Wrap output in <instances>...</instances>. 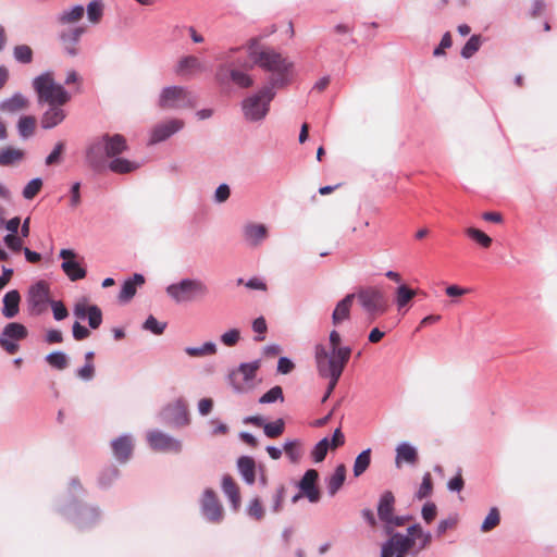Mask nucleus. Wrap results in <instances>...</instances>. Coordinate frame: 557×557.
I'll list each match as a JSON object with an SVG mask.
<instances>
[{"label":"nucleus","instance_id":"a19ab883","mask_svg":"<svg viewBox=\"0 0 557 557\" xmlns=\"http://www.w3.org/2000/svg\"><path fill=\"white\" fill-rule=\"evenodd\" d=\"M371 462V449L368 448L361 451L354 463V475L360 476L370 466Z\"/></svg>","mask_w":557,"mask_h":557},{"label":"nucleus","instance_id":"864d4df0","mask_svg":"<svg viewBox=\"0 0 557 557\" xmlns=\"http://www.w3.org/2000/svg\"><path fill=\"white\" fill-rule=\"evenodd\" d=\"M276 400H281V401L284 400L283 389L281 386H274L271 389H269L265 394H263L260 397L259 403L260 404H271Z\"/></svg>","mask_w":557,"mask_h":557},{"label":"nucleus","instance_id":"2eb2a0df","mask_svg":"<svg viewBox=\"0 0 557 557\" xmlns=\"http://www.w3.org/2000/svg\"><path fill=\"white\" fill-rule=\"evenodd\" d=\"M60 257L64 260L61 268L71 281L82 280L86 276V270L74 260L76 255L73 250L62 249Z\"/></svg>","mask_w":557,"mask_h":557},{"label":"nucleus","instance_id":"1a4fd4ad","mask_svg":"<svg viewBox=\"0 0 557 557\" xmlns=\"http://www.w3.org/2000/svg\"><path fill=\"white\" fill-rule=\"evenodd\" d=\"M355 297H357L361 307L366 312L375 318L387 311L388 305L384 293L377 287H366L359 289Z\"/></svg>","mask_w":557,"mask_h":557},{"label":"nucleus","instance_id":"473e14b6","mask_svg":"<svg viewBox=\"0 0 557 557\" xmlns=\"http://www.w3.org/2000/svg\"><path fill=\"white\" fill-rule=\"evenodd\" d=\"M237 467L248 484L255 483L256 480V463L251 457H240L237 461Z\"/></svg>","mask_w":557,"mask_h":557},{"label":"nucleus","instance_id":"423d86ee","mask_svg":"<svg viewBox=\"0 0 557 557\" xmlns=\"http://www.w3.org/2000/svg\"><path fill=\"white\" fill-rule=\"evenodd\" d=\"M275 96L272 86H264L258 92L242 101V111L248 122L262 121L270 111V103Z\"/></svg>","mask_w":557,"mask_h":557},{"label":"nucleus","instance_id":"393cba45","mask_svg":"<svg viewBox=\"0 0 557 557\" xmlns=\"http://www.w3.org/2000/svg\"><path fill=\"white\" fill-rule=\"evenodd\" d=\"M84 30L85 29L83 27H75V28H72L66 32L61 33L60 39L62 41V45H63L65 51L70 55L74 57L77 54V52H78L77 44H78V40H79L81 36L83 35Z\"/></svg>","mask_w":557,"mask_h":557},{"label":"nucleus","instance_id":"338daca9","mask_svg":"<svg viewBox=\"0 0 557 557\" xmlns=\"http://www.w3.org/2000/svg\"><path fill=\"white\" fill-rule=\"evenodd\" d=\"M4 243L5 245L12 250V251H15V252H18L21 251L23 248V240L22 238L17 237L16 235L14 234H8L5 237H4Z\"/></svg>","mask_w":557,"mask_h":557},{"label":"nucleus","instance_id":"39448f33","mask_svg":"<svg viewBox=\"0 0 557 557\" xmlns=\"http://www.w3.org/2000/svg\"><path fill=\"white\" fill-rule=\"evenodd\" d=\"M239 51V48H232L228 51L221 53L218 59L224 61L225 63L221 65L216 72V78L220 82H224L226 76L228 75L231 81L240 88H248L252 86L253 79L246 72L242 71V69H251L252 63H248L247 61L236 63L231 62V59L235 52Z\"/></svg>","mask_w":557,"mask_h":557},{"label":"nucleus","instance_id":"0e129e2a","mask_svg":"<svg viewBox=\"0 0 557 557\" xmlns=\"http://www.w3.org/2000/svg\"><path fill=\"white\" fill-rule=\"evenodd\" d=\"M421 515L426 523H431L437 516V507L434 503L428 502L423 505Z\"/></svg>","mask_w":557,"mask_h":557},{"label":"nucleus","instance_id":"5fc2aeb1","mask_svg":"<svg viewBox=\"0 0 557 557\" xmlns=\"http://www.w3.org/2000/svg\"><path fill=\"white\" fill-rule=\"evenodd\" d=\"M42 187V181L40 178L32 180L23 189V197L25 199H34Z\"/></svg>","mask_w":557,"mask_h":557},{"label":"nucleus","instance_id":"a878e982","mask_svg":"<svg viewBox=\"0 0 557 557\" xmlns=\"http://www.w3.org/2000/svg\"><path fill=\"white\" fill-rule=\"evenodd\" d=\"M29 106L28 99L20 92L0 102V111L4 113H17L26 110Z\"/></svg>","mask_w":557,"mask_h":557},{"label":"nucleus","instance_id":"2f4dec72","mask_svg":"<svg viewBox=\"0 0 557 557\" xmlns=\"http://www.w3.org/2000/svg\"><path fill=\"white\" fill-rule=\"evenodd\" d=\"M222 490L225 493V495L230 498L234 509H237L240 505V493L238 485L231 475L225 474L223 476Z\"/></svg>","mask_w":557,"mask_h":557},{"label":"nucleus","instance_id":"603ef678","mask_svg":"<svg viewBox=\"0 0 557 557\" xmlns=\"http://www.w3.org/2000/svg\"><path fill=\"white\" fill-rule=\"evenodd\" d=\"M263 431L268 437L276 438L284 432V421L278 419L275 422L264 423Z\"/></svg>","mask_w":557,"mask_h":557},{"label":"nucleus","instance_id":"72a5a7b5","mask_svg":"<svg viewBox=\"0 0 557 557\" xmlns=\"http://www.w3.org/2000/svg\"><path fill=\"white\" fill-rule=\"evenodd\" d=\"M346 479V467L345 465L341 463L336 467L334 473L331 475V478L327 481V492L331 496H334L339 488L343 486Z\"/></svg>","mask_w":557,"mask_h":557},{"label":"nucleus","instance_id":"6ab92c4d","mask_svg":"<svg viewBox=\"0 0 557 557\" xmlns=\"http://www.w3.org/2000/svg\"><path fill=\"white\" fill-rule=\"evenodd\" d=\"M419 462V454L416 447L408 443H400L396 447L395 466L400 469L404 463L416 466Z\"/></svg>","mask_w":557,"mask_h":557},{"label":"nucleus","instance_id":"774afa93","mask_svg":"<svg viewBox=\"0 0 557 557\" xmlns=\"http://www.w3.org/2000/svg\"><path fill=\"white\" fill-rule=\"evenodd\" d=\"M51 307L53 310V317L55 320L60 321L67 317L69 312L65 306L61 301H51Z\"/></svg>","mask_w":557,"mask_h":557},{"label":"nucleus","instance_id":"6e6552de","mask_svg":"<svg viewBox=\"0 0 557 557\" xmlns=\"http://www.w3.org/2000/svg\"><path fill=\"white\" fill-rule=\"evenodd\" d=\"M197 106L196 96L181 86H171L162 89L159 97V107L170 109H191Z\"/></svg>","mask_w":557,"mask_h":557},{"label":"nucleus","instance_id":"3c124183","mask_svg":"<svg viewBox=\"0 0 557 557\" xmlns=\"http://www.w3.org/2000/svg\"><path fill=\"white\" fill-rule=\"evenodd\" d=\"M329 447H330V442H329L327 437L322 438L314 446V448L311 451L312 459L315 462L323 461L325 459L326 454H327Z\"/></svg>","mask_w":557,"mask_h":557},{"label":"nucleus","instance_id":"bb28decb","mask_svg":"<svg viewBox=\"0 0 557 557\" xmlns=\"http://www.w3.org/2000/svg\"><path fill=\"white\" fill-rule=\"evenodd\" d=\"M395 496L391 491H386L382 494L379 506L377 515L382 522H389L394 516Z\"/></svg>","mask_w":557,"mask_h":557},{"label":"nucleus","instance_id":"cd10ccee","mask_svg":"<svg viewBox=\"0 0 557 557\" xmlns=\"http://www.w3.org/2000/svg\"><path fill=\"white\" fill-rule=\"evenodd\" d=\"M21 295L18 290L13 289L8 292L3 297L2 314L7 319L14 318L20 310Z\"/></svg>","mask_w":557,"mask_h":557},{"label":"nucleus","instance_id":"69168bd1","mask_svg":"<svg viewBox=\"0 0 557 557\" xmlns=\"http://www.w3.org/2000/svg\"><path fill=\"white\" fill-rule=\"evenodd\" d=\"M285 496H286V488L284 485H280L276 488V492L273 496L272 510L274 512H280L282 510Z\"/></svg>","mask_w":557,"mask_h":557},{"label":"nucleus","instance_id":"13d9d810","mask_svg":"<svg viewBox=\"0 0 557 557\" xmlns=\"http://www.w3.org/2000/svg\"><path fill=\"white\" fill-rule=\"evenodd\" d=\"M166 327V323L159 322L153 315H149L144 323V329L156 335H161Z\"/></svg>","mask_w":557,"mask_h":557},{"label":"nucleus","instance_id":"bf43d9fd","mask_svg":"<svg viewBox=\"0 0 557 557\" xmlns=\"http://www.w3.org/2000/svg\"><path fill=\"white\" fill-rule=\"evenodd\" d=\"M88 310V323L89 326L94 330L98 329L102 322V312L96 305H91Z\"/></svg>","mask_w":557,"mask_h":557},{"label":"nucleus","instance_id":"9d476101","mask_svg":"<svg viewBox=\"0 0 557 557\" xmlns=\"http://www.w3.org/2000/svg\"><path fill=\"white\" fill-rule=\"evenodd\" d=\"M50 302V287L46 281H38L29 287L27 306L32 315H40L44 313Z\"/></svg>","mask_w":557,"mask_h":557},{"label":"nucleus","instance_id":"a18cd8bd","mask_svg":"<svg viewBox=\"0 0 557 557\" xmlns=\"http://www.w3.org/2000/svg\"><path fill=\"white\" fill-rule=\"evenodd\" d=\"M13 55L16 61L28 64L33 61V50L27 45H18L13 49Z\"/></svg>","mask_w":557,"mask_h":557},{"label":"nucleus","instance_id":"4468645a","mask_svg":"<svg viewBox=\"0 0 557 557\" xmlns=\"http://www.w3.org/2000/svg\"><path fill=\"white\" fill-rule=\"evenodd\" d=\"M259 368V361L240 364V367L231 374L233 386L237 391L246 389L250 385V382L255 379Z\"/></svg>","mask_w":557,"mask_h":557},{"label":"nucleus","instance_id":"4be33fe9","mask_svg":"<svg viewBox=\"0 0 557 557\" xmlns=\"http://www.w3.org/2000/svg\"><path fill=\"white\" fill-rule=\"evenodd\" d=\"M107 158L120 156L127 149L126 139L120 134L102 136Z\"/></svg>","mask_w":557,"mask_h":557},{"label":"nucleus","instance_id":"9b49d317","mask_svg":"<svg viewBox=\"0 0 557 557\" xmlns=\"http://www.w3.org/2000/svg\"><path fill=\"white\" fill-rule=\"evenodd\" d=\"M27 335L28 331L22 323H8L0 335V346L8 354L13 355L18 350L16 342L25 339Z\"/></svg>","mask_w":557,"mask_h":557},{"label":"nucleus","instance_id":"37998d69","mask_svg":"<svg viewBox=\"0 0 557 557\" xmlns=\"http://www.w3.org/2000/svg\"><path fill=\"white\" fill-rule=\"evenodd\" d=\"M466 234L483 248H488L492 245V238L479 228L469 227L466 230Z\"/></svg>","mask_w":557,"mask_h":557},{"label":"nucleus","instance_id":"6e6d98bb","mask_svg":"<svg viewBox=\"0 0 557 557\" xmlns=\"http://www.w3.org/2000/svg\"><path fill=\"white\" fill-rule=\"evenodd\" d=\"M220 339L226 347H234L240 341V331L238 329H230L221 335Z\"/></svg>","mask_w":557,"mask_h":557},{"label":"nucleus","instance_id":"4d7b16f0","mask_svg":"<svg viewBox=\"0 0 557 557\" xmlns=\"http://www.w3.org/2000/svg\"><path fill=\"white\" fill-rule=\"evenodd\" d=\"M457 516H450L446 519L441 520L436 529V536L442 537L448 530H454L457 527Z\"/></svg>","mask_w":557,"mask_h":557},{"label":"nucleus","instance_id":"5701e85b","mask_svg":"<svg viewBox=\"0 0 557 557\" xmlns=\"http://www.w3.org/2000/svg\"><path fill=\"white\" fill-rule=\"evenodd\" d=\"M354 299L355 294H348L337 302L332 313V323L334 326H337L341 323L349 320Z\"/></svg>","mask_w":557,"mask_h":557},{"label":"nucleus","instance_id":"aec40b11","mask_svg":"<svg viewBox=\"0 0 557 557\" xmlns=\"http://www.w3.org/2000/svg\"><path fill=\"white\" fill-rule=\"evenodd\" d=\"M49 109L42 114L40 123L45 129H50L61 124L66 117V112L62 108L64 104H48Z\"/></svg>","mask_w":557,"mask_h":557},{"label":"nucleus","instance_id":"e433bc0d","mask_svg":"<svg viewBox=\"0 0 557 557\" xmlns=\"http://www.w3.org/2000/svg\"><path fill=\"white\" fill-rule=\"evenodd\" d=\"M139 168V164L124 158H115L109 163V169L117 174L131 173Z\"/></svg>","mask_w":557,"mask_h":557},{"label":"nucleus","instance_id":"e2e57ef3","mask_svg":"<svg viewBox=\"0 0 557 557\" xmlns=\"http://www.w3.org/2000/svg\"><path fill=\"white\" fill-rule=\"evenodd\" d=\"M247 512L256 520H261L264 517V509L259 498H253L250 502Z\"/></svg>","mask_w":557,"mask_h":557},{"label":"nucleus","instance_id":"052dcab7","mask_svg":"<svg viewBox=\"0 0 557 557\" xmlns=\"http://www.w3.org/2000/svg\"><path fill=\"white\" fill-rule=\"evenodd\" d=\"M65 145L63 141H59L51 153L46 158V164L47 165H53L61 162L62 153L64 152Z\"/></svg>","mask_w":557,"mask_h":557},{"label":"nucleus","instance_id":"58836bf2","mask_svg":"<svg viewBox=\"0 0 557 557\" xmlns=\"http://www.w3.org/2000/svg\"><path fill=\"white\" fill-rule=\"evenodd\" d=\"M36 117L33 115L22 116L17 123V129L23 138H28L34 135L36 129Z\"/></svg>","mask_w":557,"mask_h":557},{"label":"nucleus","instance_id":"7ed1b4c3","mask_svg":"<svg viewBox=\"0 0 557 557\" xmlns=\"http://www.w3.org/2000/svg\"><path fill=\"white\" fill-rule=\"evenodd\" d=\"M248 53L252 65H258L275 75L269 86L274 88L276 86H283L286 83V74L290 70L292 63L283 58L281 53L270 48L259 49L257 39L249 40Z\"/></svg>","mask_w":557,"mask_h":557},{"label":"nucleus","instance_id":"49530a36","mask_svg":"<svg viewBox=\"0 0 557 557\" xmlns=\"http://www.w3.org/2000/svg\"><path fill=\"white\" fill-rule=\"evenodd\" d=\"M103 15V4L99 0L91 1L87 7V16L88 20L97 24L100 22L101 17Z\"/></svg>","mask_w":557,"mask_h":557},{"label":"nucleus","instance_id":"b1692460","mask_svg":"<svg viewBox=\"0 0 557 557\" xmlns=\"http://www.w3.org/2000/svg\"><path fill=\"white\" fill-rule=\"evenodd\" d=\"M168 412L175 425L184 426L189 424V412L185 400L177 399L169 406Z\"/></svg>","mask_w":557,"mask_h":557},{"label":"nucleus","instance_id":"ea45409f","mask_svg":"<svg viewBox=\"0 0 557 557\" xmlns=\"http://www.w3.org/2000/svg\"><path fill=\"white\" fill-rule=\"evenodd\" d=\"M185 352L193 358L212 356L216 354V346L212 342H207L200 347H187Z\"/></svg>","mask_w":557,"mask_h":557},{"label":"nucleus","instance_id":"f3484780","mask_svg":"<svg viewBox=\"0 0 557 557\" xmlns=\"http://www.w3.org/2000/svg\"><path fill=\"white\" fill-rule=\"evenodd\" d=\"M185 123L180 119H171L156 125L151 132V144H157L168 139L171 135L177 133L184 127Z\"/></svg>","mask_w":557,"mask_h":557},{"label":"nucleus","instance_id":"f704fd0d","mask_svg":"<svg viewBox=\"0 0 557 557\" xmlns=\"http://www.w3.org/2000/svg\"><path fill=\"white\" fill-rule=\"evenodd\" d=\"M418 293V289H412L406 284L399 285L395 292V302L397 309L401 310L406 308Z\"/></svg>","mask_w":557,"mask_h":557},{"label":"nucleus","instance_id":"c85d7f7f","mask_svg":"<svg viewBox=\"0 0 557 557\" xmlns=\"http://www.w3.org/2000/svg\"><path fill=\"white\" fill-rule=\"evenodd\" d=\"M25 151L20 148L7 146L0 149V166H11L22 162Z\"/></svg>","mask_w":557,"mask_h":557},{"label":"nucleus","instance_id":"7c9ffc66","mask_svg":"<svg viewBox=\"0 0 557 557\" xmlns=\"http://www.w3.org/2000/svg\"><path fill=\"white\" fill-rule=\"evenodd\" d=\"M145 283V277L141 274H134L132 278L124 282L120 292L119 298L121 301L126 302L131 300L136 294V287Z\"/></svg>","mask_w":557,"mask_h":557},{"label":"nucleus","instance_id":"c9c22d12","mask_svg":"<svg viewBox=\"0 0 557 557\" xmlns=\"http://www.w3.org/2000/svg\"><path fill=\"white\" fill-rule=\"evenodd\" d=\"M203 71V64L195 55H186L178 61L177 72L182 74H191Z\"/></svg>","mask_w":557,"mask_h":557},{"label":"nucleus","instance_id":"c03bdc74","mask_svg":"<svg viewBox=\"0 0 557 557\" xmlns=\"http://www.w3.org/2000/svg\"><path fill=\"white\" fill-rule=\"evenodd\" d=\"M433 492V480H432V475L430 472H426L424 473L423 478H422V483L420 484L417 493H416V497L418 499H424L426 497H429Z\"/></svg>","mask_w":557,"mask_h":557},{"label":"nucleus","instance_id":"8fccbe9b","mask_svg":"<svg viewBox=\"0 0 557 557\" xmlns=\"http://www.w3.org/2000/svg\"><path fill=\"white\" fill-rule=\"evenodd\" d=\"M284 450L292 462H298L300 460L302 450L298 441L287 442L284 445Z\"/></svg>","mask_w":557,"mask_h":557},{"label":"nucleus","instance_id":"0eeeda50","mask_svg":"<svg viewBox=\"0 0 557 557\" xmlns=\"http://www.w3.org/2000/svg\"><path fill=\"white\" fill-rule=\"evenodd\" d=\"M166 293L176 302H187L206 297L209 294V288L200 280L185 278L169 285Z\"/></svg>","mask_w":557,"mask_h":557},{"label":"nucleus","instance_id":"f03ea898","mask_svg":"<svg viewBox=\"0 0 557 557\" xmlns=\"http://www.w3.org/2000/svg\"><path fill=\"white\" fill-rule=\"evenodd\" d=\"M432 541L430 533L424 532L419 523L407 529V534L395 533L382 546L381 557H405L406 554L413 553V557L419 552L426 548Z\"/></svg>","mask_w":557,"mask_h":557},{"label":"nucleus","instance_id":"a211bd4d","mask_svg":"<svg viewBox=\"0 0 557 557\" xmlns=\"http://www.w3.org/2000/svg\"><path fill=\"white\" fill-rule=\"evenodd\" d=\"M106 158L104 144L101 136L88 146L86 161L91 169L100 170L104 164Z\"/></svg>","mask_w":557,"mask_h":557},{"label":"nucleus","instance_id":"4c0bfd02","mask_svg":"<svg viewBox=\"0 0 557 557\" xmlns=\"http://www.w3.org/2000/svg\"><path fill=\"white\" fill-rule=\"evenodd\" d=\"M85 9L83 5H75L71 10L63 11L59 17L58 22L66 25V24H74L82 20L84 16Z\"/></svg>","mask_w":557,"mask_h":557},{"label":"nucleus","instance_id":"09e8293b","mask_svg":"<svg viewBox=\"0 0 557 557\" xmlns=\"http://www.w3.org/2000/svg\"><path fill=\"white\" fill-rule=\"evenodd\" d=\"M481 46V36L473 35L470 37V39L466 42L461 50V55L466 59L471 58Z\"/></svg>","mask_w":557,"mask_h":557},{"label":"nucleus","instance_id":"c756f323","mask_svg":"<svg viewBox=\"0 0 557 557\" xmlns=\"http://www.w3.org/2000/svg\"><path fill=\"white\" fill-rule=\"evenodd\" d=\"M244 235L250 245L258 246L267 238L268 228L263 224L249 223L244 227Z\"/></svg>","mask_w":557,"mask_h":557},{"label":"nucleus","instance_id":"680f3d73","mask_svg":"<svg viewBox=\"0 0 557 557\" xmlns=\"http://www.w3.org/2000/svg\"><path fill=\"white\" fill-rule=\"evenodd\" d=\"M252 330L257 334L255 341H264V335L268 331L267 322L263 317H259L252 322Z\"/></svg>","mask_w":557,"mask_h":557},{"label":"nucleus","instance_id":"f8f14e48","mask_svg":"<svg viewBox=\"0 0 557 557\" xmlns=\"http://www.w3.org/2000/svg\"><path fill=\"white\" fill-rule=\"evenodd\" d=\"M147 440L150 447L157 451L177 454L182 450V443L178 440L160 431L149 432Z\"/></svg>","mask_w":557,"mask_h":557},{"label":"nucleus","instance_id":"79ce46f5","mask_svg":"<svg viewBox=\"0 0 557 557\" xmlns=\"http://www.w3.org/2000/svg\"><path fill=\"white\" fill-rule=\"evenodd\" d=\"M46 360L49 363V366H51L52 368H54L57 370H63L69 364L67 357L62 351H54V352L49 354L46 357Z\"/></svg>","mask_w":557,"mask_h":557},{"label":"nucleus","instance_id":"ddd939ff","mask_svg":"<svg viewBox=\"0 0 557 557\" xmlns=\"http://www.w3.org/2000/svg\"><path fill=\"white\" fill-rule=\"evenodd\" d=\"M203 516L211 522H220L223 518V508L213 490L207 488L201 498Z\"/></svg>","mask_w":557,"mask_h":557},{"label":"nucleus","instance_id":"412c9836","mask_svg":"<svg viewBox=\"0 0 557 557\" xmlns=\"http://www.w3.org/2000/svg\"><path fill=\"white\" fill-rule=\"evenodd\" d=\"M111 448L116 460L126 462L133 453V440L128 435L120 436L112 441Z\"/></svg>","mask_w":557,"mask_h":557},{"label":"nucleus","instance_id":"f257e3e1","mask_svg":"<svg viewBox=\"0 0 557 557\" xmlns=\"http://www.w3.org/2000/svg\"><path fill=\"white\" fill-rule=\"evenodd\" d=\"M351 348L342 345L341 334L333 330L329 336V348L319 344L314 348V358L320 376L329 379V385L322 403H325L336 387L349 359Z\"/></svg>","mask_w":557,"mask_h":557},{"label":"nucleus","instance_id":"20e7f679","mask_svg":"<svg viewBox=\"0 0 557 557\" xmlns=\"http://www.w3.org/2000/svg\"><path fill=\"white\" fill-rule=\"evenodd\" d=\"M33 87L39 103L66 104L71 100V95L62 85L55 83L51 72L37 76L33 81Z\"/></svg>","mask_w":557,"mask_h":557},{"label":"nucleus","instance_id":"de8ad7c7","mask_svg":"<svg viewBox=\"0 0 557 557\" xmlns=\"http://www.w3.org/2000/svg\"><path fill=\"white\" fill-rule=\"evenodd\" d=\"M500 522V515L497 508H492L481 525L482 532H490Z\"/></svg>","mask_w":557,"mask_h":557},{"label":"nucleus","instance_id":"dca6fc26","mask_svg":"<svg viewBox=\"0 0 557 557\" xmlns=\"http://www.w3.org/2000/svg\"><path fill=\"white\" fill-rule=\"evenodd\" d=\"M319 473L314 469H309L305 472L304 476L298 483V487L302 495L308 498L310 503H318L320 500V491L317 487Z\"/></svg>","mask_w":557,"mask_h":557}]
</instances>
